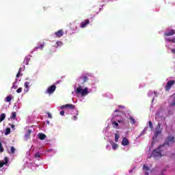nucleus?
Here are the masks:
<instances>
[{"label": "nucleus", "instance_id": "f257e3e1", "mask_svg": "<svg viewBox=\"0 0 175 175\" xmlns=\"http://www.w3.org/2000/svg\"><path fill=\"white\" fill-rule=\"evenodd\" d=\"M175 143V138L174 137L170 135L167 137L166 142L164 144L160 145L158 148L154 149L151 156L149 158H154V159H159V158H162V157H165L166 154V144L167 146H170V144H173Z\"/></svg>", "mask_w": 175, "mask_h": 175}, {"label": "nucleus", "instance_id": "f03ea898", "mask_svg": "<svg viewBox=\"0 0 175 175\" xmlns=\"http://www.w3.org/2000/svg\"><path fill=\"white\" fill-rule=\"evenodd\" d=\"M75 93L77 95H81V96H86L88 94H90L88 92V88H85L84 89L81 88V86H79L76 91Z\"/></svg>", "mask_w": 175, "mask_h": 175}, {"label": "nucleus", "instance_id": "7ed1b4c3", "mask_svg": "<svg viewBox=\"0 0 175 175\" xmlns=\"http://www.w3.org/2000/svg\"><path fill=\"white\" fill-rule=\"evenodd\" d=\"M60 109H69L70 110H75L76 106L73 104H66L60 107Z\"/></svg>", "mask_w": 175, "mask_h": 175}, {"label": "nucleus", "instance_id": "20e7f679", "mask_svg": "<svg viewBox=\"0 0 175 175\" xmlns=\"http://www.w3.org/2000/svg\"><path fill=\"white\" fill-rule=\"evenodd\" d=\"M174 84H175L174 80L169 81L167 83V85L165 86V91H170V88H172V87H173V85H174Z\"/></svg>", "mask_w": 175, "mask_h": 175}, {"label": "nucleus", "instance_id": "39448f33", "mask_svg": "<svg viewBox=\"0 0 175 175\" xmlns=\"http://www.w3.org/2000/svg\"><path fill=\"white\" fill-rule=\"evenodd\" d=\"M57 89V87L55 86V85H52L51 86L49 87L47 90H46V93L47 94H53L55 90Z\"/></svg>", "mask_w": 175, "mask_h": 175}, {"label": "nucleus", "instance_id": "423d86ee", "mask_svg": "<svg viewBox=\"0 0 175 175\" xmlns=\"http://www.w3.org/2000/svg\"><path fill=\"white\" fill-rule=\"evenodd\" d=\"M173 35H175V30L173 29L164 33V36H173Z\"/></svg>", "mask_w": 175, "mask_h": 175}, {"label": "nucleus", "instance_id": "0eeeda50", "mask_svg": "<svg viewBox=\"0 0 175 175\" xmlns=\"http://www.w3.org/2000/svg\"><path fill=\"white\" fill-rule=\"evenodd\" d=\"M90 24V20H84L83 21L81 22V28H85Z\"/></svg>", "mask_w": 175, "mask_h": 175}, {"label": "nucleus", "instance_id": "6e6552de", "mask_svg": "<svg viewBox=\"0 0 175 175\" xmlns=\"http://www.w3.org/2000/svg\"><path fill=\"white\" fill-rule=\"evenodd\" d=\"M4 161L5 162H3V161H0V167H3L4 165H8V163H9V158L5 157L4 158Z\"/></svg>", "mask_w": 175, "mask_h": 175}, {"label": "nucleus", "instance_id": "1a4fd4ad", "mask_svg": "<svg viewBox=\"0 0 175 175\" xmlns=\"http://www.w3.org/2000/svg\"><path fill=\"white\" fill-rule=\"evenodd\" d=\"M55 35L56 38H61V36H64V31H62V29H59V31L55 32Z\"/></svg>", "mask_w": 175, "mask_h": 175}, {"label": "nucleus", "instance_id": "9d476101", "mask_svg": "<svg viewBox=\"0 0 175 175\" xmlns=\"http://www.w3.org/2000/svg\"><path fill=\"white\" fill-rule=\"evenodd\" d=\"M143 170L145 173V175H149L148 172H150V167L148 166H147L146 165H144Z\"/></svg>", "mask_w": 175, "mask_h": 175}, {"label": "nucleus", "instance_id": "9b49d317", "mask_svg": "<svg viewBox=\"0 0 175 175\" xmlns=\"http://www.w3.org/2000/svg\"><path fill=\"white\" fill-rule=\"evenodd\" d=\"M129 140L126 139V137H124L122 140V146H129Z\"/></svg>", "mask_w": 175, "mask_h": 175}, {"label": "nucleus", "instance_id": "f8f14e48", "mask_svg": "<svg viewBox=\"0 0 175 175\" xmlns=\"http://www.w3.org/2000/svg\"><path fill=\"white\" fill-rule=\"evenodd\" d=\"M38 139L40 140H44L46 139V135L43 133H39L38 134Z\"/></svg>", "mask_w": 175, "mask_h": 175}, {"label": "nucleus", "instance_id": "ddd939ff", "mask_svg": "<svg viewBox=\"0 0 175 175\" xmlns=\"http://www.w3.org/2000/svg\"><path fill=\"white\" fill-rule=\"evenodd\" d=\"M5 118H6V114L1 113L0 115V123L2 122V121H3V120H5Z\"/></svg>", "mask_w": 175, "mask_h": 175}, {"label": "nucleus", "instance_id": "4468645a", "mask_svg": "<svg viewBox=\"0 0 175 175\" xmlns=\"http://www.w3.org/2000/svg\"><path fill=\"white\" fill-rule=\"evenodd\" d=\"M44 47V42H42L40 46H36L35 48V50H38V49H40V50H43V48Z\"/></svg>", "mask_w": 175, "mask_h": 175}, {"label": "nucleus", "instance_id": "2eb2a0df", "mask_svg": "<svg viewBox=\"0 0 175 175\" xmlns=\"http://www.w3.org/2000/svg\"><path fill=\"white\" fill-rule=\"evenodd\" d=\"M81 79L83 80V83H87L88 81V77L87 76H82Z\"/></svg>", "mask_w": 175, "mask_h": 175}, {"label": "nucleus", "instance_id": "dca6fc26", "mask_svg": "<svg viewBox=\"0 0 175 175\" xmlns=\"http://www.w3.org/2000/svg\"><path fill=\"white\" fill-rule=\"evenodd\" d=\"M4 135L5 136H8V135H10V128L8 127L6 129H5V131L4 133Z\"/></svg>", "mask_w": 175, "mask_h": 175}, {"label": "nucleus", "instance_id": "f3484780", "mask_svg": "<svg viewBox=\"0 0 175 175\" xmlns=\"http://www.w3.org/2000/svg\"><path fill=\"white\" fill-rule=\"evenodd\" d=\"M23 70V68H20L18 70V72L16 75V77H20L21 76H23V74H21V71Z\"/></svg>", "mask_w": 175, "mask_h": 175}, {"label": "nucleus", "instance_id": "a211bd4d", "mask_svg": "<svg viewBox=\"0 0 175 175\" xmlns=\"http://www.w3.org/2000/svg\"><path fill=\"white\" fill-rule=\"evenodd\" d=\"M31 133H32V131H31L30 129L27 130V133L25 135V137H29L31 135Z\"/></svg>", "mask_w": 175, "mask_h": 175}, {"label": "nucleus", "instance_id": "6ab92c4d", "mask_svg": "<svg viewBox=\"0 0 175 175\" xmlns=\"http://www.w3.org/2000/svg\"><path fill=\"white\" fill-rule=\"evenodd\" d=\"M12 99H13V97H12V96H8L5 98V101L10 103L12 102Z\"/></svg>", "mask_w": 175, "mask_h": 175}, {"label": "nucleus", "instance_id": "aec40b11", "mask_svg": "<svg viewBox=\"0 0 175 175\" xmlns=\"http://www.w3.org/2000/svg\"><path fill=\"white\" fill-rule=\"evenodd\" d=\"M129 120H131V124H136V120H135V118H133V117L129 118Z\"/></svg>", "mask_w": 175, "mask_h": 175}, {"label": "nucleus", "instance_id": "412c9836", "mask_svg": "<svg viewBox=\"0 0 175 175\" xmlns=\"http://www.w3.org/2000/svg\"><path fill=\"white\" fill-rule=\"evenodd\" d=\"M118 139H120V134L116 133L115 134V142H116V143L118 142Z\"/></svg>", "mask_w": 175, "mask_h": 175}, {"label": "nucleus", "instance_id": "4be33fe9", "mask_svg": "<svg viewBox=\"0 0 175 175\" xmlns=\"http://www.w3.org/2000/svg\"><path fill=\"white\" fill-rule=\"evenodd\" d=\"M118 148V144L113 142L112 143V148H113V150H117Z\"/></svg>", "mask_w": 175, "mask_h": 175}, {"label": "nucleus", "instance_id": "5701e85b", "mask_svg": "<svg viewBox=\"0 0 175 175\" xmlns=\"http://www.w3.org/2000/svg\"><path fill=\"white\" fill-rule=\"evenodd\" d=\"M16 116V112H12V116H10L11 120H15Z\"/></svg>", "mask_w": 175, "mask_h": 175}, {"label": "nucleus", "instance_id": "b1692460", "mask_svg": "<svg viewBox=\"0 0 175 175\" xmlns=\"http://www.w3.org/2000/svg\"><path fill=\"white\" fill-rule=\"evenodd\" d=\"M11 154H14L16 152V148L14 146L11 147Z\"/></svg>", "mask_w": 175, "mask_h": 175}, {"label": "nucleus", "instance_id": "393cba45", "mask_svg": "<svg viewBox=\"0 0 175 175\" xmlns=\"http://www.w3.org/2000/svg\"><path fill=\"white\" fill-rule=\"evenodd\" d=\"M167 42H171L172 43H175V38H174L172 39L167 38Z\"/></svg>", "mask_w": 175, "mask_h": 175}, {"label": "nucleus", "instance_id": "a878e982", "mask_svg": "<svg viewBox=\"0 0 175 175\" xmlns=\"http://www.w3.org/2000/svg\"><path fill=\"white\" fill-rule=\"evenodd\" d=\"M148 124H149V128H150V129H154V126L152 125V122L149 121Z\"/></svg>", "mask_w": 175, "mask_h": 175}, {"label": "nucleus", "instance_id": "bb28decb", "mask_svg": "<svg viewBox=\"0 0 175 175\" xmlns=\"http://www.w3.org/2000/svg\"><path fill=\"white\" fill-rule=\"evenodd\" d=\"M162 133V131H161V130L155 131V133H154L155 137H157V136H158V135H159V133Z\"/></svg>", "mask_w": 175, "mask_h": 175}, {"label": "nucleus", "instance_id": "cd10ccee", "mask_svg": "<svg viewBox=\"0 0 175 175\" xmlns=\"http://www.w3.org/2000/svg\"><path fill=\"white\" fill-rule=\"evenodd\" d=\"M25 87L27 88V90H29V82H25Z\"/></svg>", "mask_w": 175, "mask_h": 175}, {"label": "nucleus", "instance_id": "c85d7f7f", "mask_svg": "<svg viewBox=\"0 0 175 175\" xmlns=\"http://www.w3.org/2000/svg\"><path fill=\"white\" fill-rule=\"evenodd\" d=\"M29 63V59L25 58L24 60V64H25L26 65H28Z\"/></svg>", "mask_w": 175, "mask_h": 175}, {"label": "nucleus", "instance_id": "c756f323", "mask_svg": "<svg viewBox=\"0 0 175 175\" xmlns=\"http://www.w3.org/2000/svg\"><path fill=\"white\" fill-rule=\"evenodd\" d=\"M3 147H2V143L0 142V152H3Z\"/></svg>", "mask_w": 175, "mask_h": 175}, {"label": "nucleus", "instance_id": "7c9ffc66", "mask_svg": "<svg viewBox=\"0 0 175 175\" xmlns=\"http://www.w3.org/2000/svg\"><path fill=\"white\" fill-rule=\"evenodd\" d=\"M56 44H57V47L59 46H62V42L61 41H57L56 42Z\"/></svg>", "mask_w": 175, "mask_h": 175}, {"label": "nucleus", "instance_id": "2f4dec72", "mask_svg": "<svg viewBox=\"0 0 175 175\" xmlns=\"http://www.w3.org/2000/svg\"><path fill=\"white\" fill-rule=\"evenodd\" d=\"M23 92V88H19L17 90L16 92L17 94H21V92Z\"/></svg>", "mask_w": 175, "mask_h": 175}, {"label": "nucleus", "instance_id": "473e14b6", "mask_svg": "<svg viewBox=\"0 0 175 175\" xmlns=\"http://www.w3.org/2000/svg\"><path fill=\"white\" fill-rule=\"evenodd\" d=\"M35 157L36 158H40V152L36 153Z\"/></svg>", "mask_w": 175, "mask_h": 175}, {"label": "nucleus", "instance_id": "72a5a7b5", "mask_svg": "<svg viewBox=\"0 0 175 175\" xmlns=\"http://www.w3.org/2000/svg\"><path fill=\"white\" fill-rule=\"evenodd\" d=\"M47 114H48V118H53V116H51V113L48 112Z\"/></svg>", "mask_w": 175, "mask_h": 175}, {"label": "nucleus", "instance_id": "f704fd0d", "mask_svg": "<svg viewBox=\"0 0 175 175\" xmlns=\"http://www.w3.org/2000/svg\"><path fill=\"white\" fill-rule=\"evenodd\" d=\"M60 115L61 116H64L65 115V111H60Z\"/></svg>", "mask_w": 175, "mask_h": 175}, {"label": "nucleus", "instance_id": "c9c22d12", "mask_svg": "<svg viewBox=\"0 0 175 175\" xmlns=\"http://www.w3.org/2000/svg\"><path fill=\"white\" fill-rule=\"evenodd\" d=\"M157 128V129H161V123H158Z\"/></svg>", "mask_w": 175, "mask_h": 175}, {"label": "nucleus", "instance_id": "e433bc0d", "mask_svg": "<svg viewBox=\"0 0 175 175\" xmlns=\"http://www.w3.org/2000/svg\"><path fill=\"white\" fill-rule=\"evenodd\" d=\"M72 120H74L75 121H76L77 120V116H72Z\"/></svg>", "mask_w": 175, "mask_h": 175}, {"label": "nucleus", "instance_id": "4c0bfd02", "mask_svg": "<svg viewBox=\"0 0 175 175\" xmlns=\"http://www.w3.org/2000/svg\"><path fill=\"white\" fill-rule=\"evenodd\" d=\"M171 51H172V54H175V49H172L171 50Z\"/></svg>", "mask_w": 175, "mask_h": 175}, {"label": "nucleus", "instance_id": "58836bf2", "mask_svg": "<svg viewBox=\"0 0 175 175\" xmlns=\"http://www.w3.org/2000/svg\"><path fill=\"white\" fill-rule=\"evenodd\" d=\"M113 124L116 126H118V123L117 122H113Z\"/></svg>", "mask_w": 175, "mask_h": 175}, {"label": "nucleus", "instance_id": "ea45409f", "mask_svg": "<svg viewBox=\"0 0 175 175\" xmlns=\"http://www.w3.org/2000/svg\"><path fill=\"white\" fill-rule=\"evenodd\" d=\"M12 88H13L14 90H16V88H17V85H14L12 86Z\"/></svg>", "mask_w": 175, "mask_h": 175}, {"label": "nucleus", "instance_id": "a19ab883", "mask_svg": "<svg viewBox=\"0 0 175 175\" xmlns=\"http://www.w3.org/2000/svg\"><path fill=\"white\" fill-rule=\"evenodd\" d=\"M146 131H147V128H145V129L143 130L142 132H143L144 133H146Z\"/></svg>", "mask_w": 175, "mask_h": 175}, {"label": "nucleus", "instance_id": "79ce46f5", "mask_svg": "<svg viewBox=\"0 0 175 175\" xmlns=\"http://www.w3.org/2000/svg\"><path fill=\"white\" fill-rule=\"evenodd\" d=\"M11 128H12V129H14V124H12V125H11Z\"/></svg>", "mask_w": 175, "mask_h": 175}, {"label": "nucleus", "instance_id": "37998d69", "mask_svg": "<svg viewBox=\"0 0 175 175\" xmlns=\"http://www.w3.org/2000/svg\"><path fill=\"white\" fill-rule=\"evenodd\" d=\"M122 122V120H118V122Z\"/></svg>", "mask_w": 175, "mask_h": 175}, {"label": "nucleus", "instance_id": "c03bdc74", "mask_svg": "<svg viewBox=\"0 0 175 175\" xmlns=\"http://www.w3.org/2000/svg\"><path fill=\"white\" fill-rule=\"evenodd\" d=\"M118 109H116V110H115V113H118Z\"/></svg>", "mask_w": 175, "mask_h": 175}, {"label": "nucleus", "instance_id": "a18cd8bd", "mask_svg": "<svg viewBox=\"0 0 175 175\" xmlns=\"http://www.w3.org/2000/svg\"><path fill=\"white\" fill-rule=\"evenodd\" d=\"M133 172V170H130V173H132Z\"/></svg>", "mask_w": 175, "mask_h": 175}, {"label": "nucleus", "instance_id": "49530a36", "mask_svg": "<svg viewBox=\"0 0 175 175\" xmlns=\"http://www.w3.org/2000/svg\"><path fill=\"white\" fill-rule=\"evenodd\" d=\"M109 146H110V145H107V147H109Z\"/></svg>", "mask_w": 175, "mask_h": 175}, {"label": "nucleus", "instance_id": "de8ad7c7", "mask_svg": "<svg viewBox=\"0 0 175 175\" xmlns=\"http://www.w3.org/2000/svg\"><path fill=\"white\" fill-rule=\"evenodd\" d=\"M61 10H62V8H59Z\"/></svg>", "mask_w": 175, "mask_h": 175}]
</instances>
